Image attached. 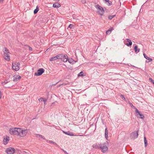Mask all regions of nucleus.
<instances>
[{
	"label": "nucleus",
	"mask_w": 154,
	"mask_h": 154,
	"mask_svg": "<svg viewBox=\"0 0 154 154\" xmlns=\"http://www.w3.org/2000/svg\"><path fill=\"white\" fill-rule=\"evenodd\" d=\"M36 137H38V136L39 137H40L42 138L43 139V140H46L45 137L42 135H41L38 134H36Z\"/></svg>",
	"instance_id": "cd10ccee"
},
{
	"label": "nucleus",
	"mask_w": 154,
	"mask_h": 154,
	"mask_svg": "<svg viewBox=\"0 0 154 154\" xmlns=\"http://www.w3.org/2000/svg\"><path fill=\"white\" fill-rule=\"evenodd\" d=\"M63 152H64L65 154H68V153H67V152H66V151L65 150H64V151H63Z\"/></svg>",
	"instance_id": "37998d69"
},
{
	"label": "nucleus",
	"mask_w": 154,
	"mask_h": 154,
	"mask_svg": "<svg viewBox=\"0 0 154 154\" xmlns=\"http://www.w3.org/2000/svg\"><path fill=\"white\" fill-rule=\"evenodd\" d=\"M128 103L131 107L133 108V109H137L135 106H134L132 103H131L130 102H129Z\"/></svg>",
	"instance_id": "c756f323"
},
{
	"label": "nucleus",
	"mask_w": 154,
	"mask_h": 154,
	"mask_svg": "<svg viewBox=\"0 0 154 154\" xmlns=\"http://www.w3.org/2000/svg\"><path fill=\"white\" fill-rule=\"evenodd\" d=\"M108 144V143L106 141V143H104L103 144H102L100 149L103 153L106 152L108 150V147L106 146V145Z\"/></svg>",
	"instance_id": "20e7f679"
},
{
	"label": "nucleus",
	"mask_w": 154,
	"mask_h": 154,
	"mask_svg": "<svg viewBox=\"0 0 154 154\" xmlns=\"http://www.w3.org/2000/svg\"><path fill=\"white\" fill-rule=\"evenodd\" d=\"M57 59H58V54L56 56L54 57H51L50 59V61H52L55 60Z\"/></svg>",
	"instance_id": "a211bd4d"
},
{
	"label": "nucleus",
	"mask_w": 154,
	"mask_h": 154,
	"mask_svg": "<svg viewBox=\"0 0 154 154\" xmlns=\"http://www.w3.org/2000/svg\"><path fill=\"white\" fill-rule=\"evenodd\" d=\"M68 62L71 64H73V62L74 61V60H73L72 58L68 59Z\"/></svg>",
	"instance_id": "a878e982"
},
{
	"label": "nucleus",
	"mask_w": 154,
	"mask_h": 154,
	"mask_svg": "<svg viewBox=\"0 0 154 154\" xmlns=\"http://www.w3.org/2000/svg\"><path fill=\"white\" fill-rule=\"evenodd\" d=\"M54 1H60V0H53Z\"/></svg>",
	"instance_id": "de8ad7c7"
},
{
	"label": "nucleus",
	"mask_w": 154,
	"mask_h": 154,
	"mask_svg": "<svg viewBox=\"0 0 154 154\" xmlns=\"http://www.w3.org/2000/svg\"><path fill=\"white\" fill-rule=\"evenodd\" d=\"M116 15H108V18L109 20H111L113 18L116 16Z\"/></svg>",
	"instance_id": "c85d7f7f"
},
{
	"label": "nucleus",
	"mask_w": 154,
	"mask_h": 154,
	"mask_svg": "<svg viewBox=\"0 0 154 154\" xmlns=\"http://www.w3.org/2000/svg\"><path fill=\"white\" fill-rule=\"evenodd\" d=\"M20 63H12V68L13 69L16 71H17L19 70Z\"/></svg>",
	"instance_id": "6e6552de"
},
{
	"label": "nucleus",
	"mask_w": 154,
	"mask_h": 154,
	"mask_svg": "<svg viewBox=\"0 0 154 154\" xmlns=\"http://www.w3.org/2000/svg\"><path fill=\"white\" fill-rule=\"evenodd\" d=\"M27 133V130H23L21 128H19L18 136L21 137H24L25 136Z\"/></svg>",
	"instance_id": "39448f33"
},
{
	"label": "nucleus",
	"mask_w": 154,
	"mask_h": 154,
	"mask_svg": "<svg viewBox=\"0 0 154 154\" xmlns=\"http://www.w3.org/2000/svg\"><path fill=\"white\" fill-rule=\"evenodd\" d=\"M144 146L145 147H146L148 145L147 141L146 140V138L145 137H144Z\"/></svg>",
	"instance_id": "b1692460"
},
{
	"label": "nucleus",
	"mask_w": 154,
	"mask_h": 154,
	"mask_svg": "<svg viewBox=\"0 0 154 154\" xmlns=\"http://www.w3.org/2000/svg\"><path fill=\"white\" fill-rule=\"evenodd\" d=\"M8 80L5 79L4 82H2V84L4 85L7 84V83H8Z\"/></svg>",
	"instance_id": "473e14b6"
},
{
	"label": "nucleus",
	"mask_w": 154,
	"mask_h": 154,
	"mask_svg": "<svg viewBox=\"0 0 154 154\" xmlns=\"http://www.w3.org/2000/svg\"><path fill=\"white\" fill-rule=\"evenodd\" d=\"M53 143L55 144V145H57V146L59 148H60V146L58 145L57 143H55V142H53Z\"/></svg>",
	"instance_id": "58836bf2"
},
{
	"label": "nucleus",
	"mask_w": 154,
	"mask_h": 154,
	"mask_svg": "<svg viewBox=\"0 0 154 154\" xmlns=\"http://www.w3.org/2000/svg\"><path fill=\"white\" fill-rule=\"evenodd\" d=\"M77 61H75L74 60V61L73 62V64L77 62Z\"/></svg>",
	"instance_id": "c03bdc74"
},
{
	"label": "nucleus",
	"mask_w": 154,
	"mask_h": 154,
	"mask_svg": "<svg viewBox=\"0 0 154 154\" xmlns=\"http://www.w3.org/2000/svg\"><path fill=\"white\" fill-rule=\"evenodd\" d=\"M108 131L107 128H106L105 129V136L107 140V138H108Z\"/></svg>",
	"instance_id": "4be33fe9"
},
{
	"label": "nucleus",
	"mask_w": 154,
	"mask_h": 154,
	"mask_svg": "<svg viewBox=\"0 0 154 154\" xmlns=\"http://www.w3.org/2000/svg\"><path fill=\"white\" fill-rule=\"evenodd\" d=\"M1 91H0V99L1 98Z\"/></svg>",
	"instance_id": "a18cd8bd"
},
{
	"label": "nucleus",
	"mask_w": 154,
	"mask_h": 154,
	"mask_svg": "<svg viewBox=\"0 0 154 154\" xmlns=\"http://www.w3.org/2000/svg\"><path fill=\"white\" fill-rule=\"evenodd\" d=\"M21 78V77L19 75H15L14 76L13 81L14 82H17Z\"/></svg>",
	"instance_id": "ddd939ff"
},
{
	"label": "nucleus",
	"mask_w": 154,
	"mask_h": 154,
	"mask_svg": "<svg viewBox=\"0 0 154 154\" xmlns=\"http://www.w3.org/2000/svg\"><path fill=\"white\" fill-rule=\"evenodd\" d=\"M55 103V102H53V103H52V105H54V104Z\"/></svg>",
	"instance_id": "09e8293b"
},
{
	"label": "nucleus",
	"mask_w": 154,
	"mask_h": 154,
	"mask_svg": "<svg viewBox=\"0 0 154 154\" xmlns=\"http://www.w3.org/2000/svg\"><path fill=\"white\" fill-rule=\"evenodd\" d=\"M29 51H32V48L30 47L29 46Z\"/></svg>",
	"instance_id": "a19ab883"
},
{
	"label": "nucleus",
	"mask_w": 154,
	"mask_h": 154,
	"mask_svg": "<svg viewBox=\"0 0 154 154\" xmlns=\"http://www.w3.org/2000/svg\"><path fill=\"white\" fill-rule=\"evenodd\" d=\"M4 54V55L6 54V55H9L10 53L9 51L7 49V48H4V49L3 50Z\"/></svg>",
	"instance_id": "6ab92c4d"
},
{
	"label": "nucleus",
	"mask_w": 154,
	"mask_h": 154,
	"mask_svg": "<svg viewBox=\"0 0 154 154\" xmlns=\"http://www.w3.org/2000/svg\"><path fill=\"white\" fill-rule=\"evenodd\" d=\"M135 116L138 118L143 119L144 118V115L141 113L137 109H136L135 110Z\"/></svg>",
	"instance_id": "423d86ee"
},
{
	"label": "nucleus",
	"mask_w": 154,
	"mask_h": 154,
	"mask_svg": "<svg viewBox=\"0 0 154 154\" xmlns=\"http://www.w3.org/2000/svg\"><path fill=\"white\" fill-rule=\"evenodd\" d=\"M143 55L144 56V58H145L146 59H147L148 60H149V61H146V63H149V61H152V58L148 57L146 55V54L145 53L143 54Z\"/></svg>",
	"instance_id": "2eb2a0df"
},
{
	"label": "nucleus",
	"mask_w": 154,
	"mask_h": 154,
	"mask_svg": "<svg viewBox=\"0 0 154 154\" xmlns=\"http://www.w3.org/2000/svg\"><path fill=\"white\" fill-rule=\"evenodd\" d=\"M95 7L99 11H97V13L101 16H102L104 13L103 8L97 4L95 6Z\"/></svg>",
	"instance_id": "f257e3e1"
},
{
	"label": "nucleus",
	"mask_w": 154,
	"mask_h": 154,
	"mask_svg": "<svg viewBox=\"0 0 154 154\" xmlns=\"http://www.w3.org/2000/svg\"><path fill=\"white\" fill-rule=\"evenodd\" d=\"M41 100V101H42V100Z\"/></svg>",
	"instance_id": "603ef678"
},
{
	"label": "nucleus",
	"mask_w": 154,
	"mask_h": 154,
	"mask_svg": "<svg viewBox=\"0 0 154 154\" xmlns=\"http://www.w3.org/2000/svg\"><path fill=\"white\" fill-rule=\"evenodd\" d=\"M120 97L122 99V100H125V97L124 96V95L121 94L120 95Z\"/></svg>",
	"instance_id": "f704fd0d"
},
{
	"label": "nucleus",
	"mask_w": 154,
	"mask_h": 154,
	"mask_svg": "<svg viewBox=\"0 0 154 154\" xmlns=\"http://www.w3.org/2000/svg\"><path fill=\"white\" fill-rule=\"evenodd\" d=\"M66 85V84H65V83H63L62 84V85Z\"/></svg>",
	"instance_id": "49530a36"
},
{
	"label": "nucleus",
	"mask_w": 154,
	"mask_h": 154,
	"mask_svg": "<svg viewBox=\"0 0 154 154\" xmlns=\"http://www.w3.org/2000/svg\"><path fill=\"white\" fill-rule=\"evenodd\" d=\"M135 46L134 47V51L136 53H137L140 51V49L138 48L137 45H135Z\"/></svg>",
	"instance_id": "aec40b11"
},
{
	"label": "nucleus",
	"mask_w": 154,
	"mask_h": 154,
	"mask_svg": "<svg viewBox=\"0 0 154 154\" xmlns=\"http://www.w3.org/2000/svg\"><path fill=\"white\" fill-rule=\"evenodd\" d=\"M125 44L127 46L130 47L132 45V42L131 40L129 38H126L124 41Z\"/></svg>",
	"instance_id": "9d476101"
},
{
	"label": "nucleus",
	"mask_w": 154,
	"mask_h": 154,
	"mask_svg": "<svg viewBox=\"0 0 154 154\" xmlns=\"http://www.w3.org/2000/svg\"><path fill=\"white\" fill-rule=\"evenodd\" d=\"M74 26V25L72 24H70L68 28H69L70 29H72Z\"/></svg>",
	"instance_id": "2f4dec72"
},
{
	"label": "nucleus",
	"mask_w": 154,
	"mask_h": 154,
	"mask_svg": "<svg viewBox=\"0 0 154 154\" xmlns=\"http://www.w3.org/2000/svg\"><path fill=\"white\" fill-rule=\"evenodd\" d=\"M61 6L60 4L58 2H55L54 3L53 5V7L54 8H58Z\"/></svg>",
	"instance_id": "dca6fc26"
},
{
	"label": "nucleus",
	"mask_w": 154,
	"mask_h": 154,
	"mask_svg": "<svg viewBox=\"0 0 154 154\" xmlns=\"http://www.w3.org/2000/svg\"><path fill=\"white\" fill-rule=\"evenodd\" d=\"M81 2L83 4H85L86 3L85 0H82Z\"/></svg>",
	"instance_id": "4c0bfd02"
},
{
	"label": "nucleus",
	"mask_w": 154,
	"mask_h": 154,
	"mask_svg": "<svg viewBox=\"0 0 154 154\" xmlns=\"http://www.w3.org/2000/svg\"><path fill=\"white\" fill-rule=\"evenodd\" d=\"M48 98H47V99H44V98H43L42 97V98H39V99H38V100L40 101V100H43V102H44L45 103L46 102V101H47V99H48Z\"/></svg>",
	"instance_id": "7c9ffc66"
},
{
	"label": "nucleus",
	"mask_w": 154,
	"mask_h": 154,
	"mask_svg": "<svg viewBox=\"0 0 154 154\" xmlns=\"http://www.w3.org/2000/svg\"><path fill=\"white\" fill-rule=\"evenodd\" d=\"M41 100V101H42V100Z\"/></svg>",
	"instance_id": "864d4df0"
},
{
	"label": "nucleus",
	"mask_w": 154,
	"mask_h": 154,
	"mask_svg": "<svg viewBox=\"0 0 154 154\" xmlns=\"http://www.w3.org/2000/svg\"><path fill=\"white\" fill-rule=\"evenodd\" d=\"M39 10V8L38 6H37L36 7V8L34 11V14H36Z\"/></svg>",
	"instance_id": "393cba45"
},
{
	"label": "nucleus",
	"mask_w": 154,
	"mask_h": 154,
	"mask_svg": "<svg viewBox=\"0 0 154 154\" xmlns=\"http://www.w3.org/2000/svg\"><path fill=\"white\" fill-rule=\"evenodd\" d=\"M46 140L47 142H48L49 143H53L54 142L52 140Z\"/></svg>",
	"instance_id": "e433bc0d"
},
{
	"label": "nucleus",
	"mask_w": 154,
	"mask_h": 154,
	"mask_svg": "<svg viewBox=\"0 0 154 154\" xmlns=\"http://www.w3.org/2000/svg\"><path fill=\"white\" fill-rule=\"evenodd\" d=\"M4 0H0V4L3 3Z\"/></svg>",
	"instance_id": "79ce46f5"
},
{
	"label": "nucleus",
	"mask_w": 154,
	"mask_h": 154,
	"mask_svg": "<svg viewBox=\"0 0 154 154\" xmlns=\"http://www.w3.org/2000/svg\"><path fill=\"white\" fill-rule=\"evenodd\" d=\"M80 136H83V135H80Z\"/></svg>",
	"instance_id": "3c124183"
},
{
	"label": "nucleus",
	"mask_w": 154,
	"mask_h": 154,
	"mask_svg": "<svg viewBox=\"0 0 154 154\" xmlns=\"http://www.w3.org/2000/svg\"><path fill=\"white\" fill-rule=\"evenodd\" d=\"M103 9H104V11H106L107 12H108V10L107 9H106V8L105 7H104V8H103Z\"/></svg>",
	"instance_id": "ea45409f"
},
{
	"label": "nucleus",
	"mask_w": 154,
	"mask_h": 154,
	"mask_svg": "<svg viewBox=\"0 0 154 154\" xmlns=\"http://www.w3.org/2000/svg\"><path fill=\"white\" fill-rule=\"evenodd\" d=\"M19 128H12L9 129V132L12 135H16L18 136Z\"/></svg>",
	"instance_id": "f03ea898"
},
{
	"label": "nucleus",
	"mask_w": 154,
	"mask_h": 154,
	"mask_svg": "<svg viewBox=\"0 0 154 154\" xmlns=\"http://www.w3.org/2000/svg\"><path fill=\"white\" fill-rule=\"evenodd\" d=\"M5 57V59L7 61H9L10 60V56L9 55H4Z\"/></svg>",
	"instance_id": "5701e85b"
},
{
	"label": "nucleus",
	"mask_w": 154,
	"mask_h": 154,
	"mask_svg": "<svg viewBox=\"0 0 154 154\" xmlns=\"http://www.w3.org/2000/svg\"><path fill=\"white\" fill-rule=\"evenodd\" d=\"M6 137H4V139L3 141V143L4 145H6L7 144L9 140V137L8 136H6Z\"/></svg>",
	"instance_id": "4468645a"
},
{
	"label": "nucleus",
	"mask_w": 154,
	"mask_h": 154,
	"mask_svg": "<svg viewBox=\"0 0 154 154\" xmlns=\"http://www.w3.org/2000/svg\"><path fill=\"white\" fill-rule=\"evenodd\" d=\"M58 54V59H60L62 61L66 62L67 61L68 56L66 54Z\"/></svg>",
	"instance_id": "7ed1b4c3"
},
{
	"label": "nucleus",
	"mask_w": 154,
	"mask_h": 154,
	"mask_svg": "<svg viewBox=\"0 0 154 154\" xmlns=\"http://www.w3.org/2000/svg\"><path fill=\"white\" fill-rule=\"evenodd\" d=\"M60 149H61L62 150L63 152V151H64V150L63 149H62V148H60Z\"/></svg>",
	"instance_id": "8fccbe9b"
},
{
	"label": "nucleus",
	"mask_w": 154,
	"mask_h": 154,
	"mask_svg": "<svg viewBox=\"0 0 154 154\" xmlns=\"http://www.w3.org/2000/svg\"><path fill=\"white\" fill-rule=\"evenodd\" d=\"M107 2H108V4H107V5L108 6H110L112 5V2L109 1H109H107Z\"/></svg>",
	"instance_id": "72a5a7b5"
},
{
	"label": "nucleus",
	"mask_w": 154,
	"mask_h": 154,
	"mask_svg": "<svg viewBox=\"0 0 154 154\" xmlns=\"http://www.w3.org/2000/svg\"><path fill=\"white\" fill-rule=\"evenodd\" d=\"M8 154H13L15 152V149L12 147H9L6 149L5 151Z\"/></svg>",
	"instance_id": "0eeeda50"
},
{
	"label": "nucleus",
	"mask_w": 154,
	"mask_h": 154,
	"mask_svg": "<svg viewBox=\"0 0 154 154\" xmlns=\"http://www.w3.org/2000/svg\"><path fill=\"white\" fill-rule=\"evenodd\" d=\"M149 81L151 82L153 84H154V81L152 78H150L149 79Z\"/></svg>",
	"instance_id": "c9c22d12"
},
{
	"label": "nucleus",
	"mask_w": 154,
	"mask_h": 154,
	"mask_svg": "<svg viewBox=\"0 0 154 154\" xmlns=\"http://www.w3.org/2000/svg\"><path fill=\"white\" fill-rule=\"evenodd\" d=\"M102 144L101 143L97 144V143H96L92 145V147L96 149H100Z\"/></svg>",
	"instance_id": "f8f14e48"
},
{
	"label": "nucleus",
	"mask_w": 154,
	"mask_h": 154,
	"mask_svg": "<svg viewBox=\"0 0 154 154\" xmlns=\"http://www.w3.org/2000/svg\"><path fill=\"white\" fill-rule=\"evenodd\" d=\"M113 29V27H112L109 28L106 31V34L107 35L109 34L112 31Z\"/></svg>",
	"instance_id": "412c9836"
},
{
	"label": "nucleus",
	"mask_w": 154,
	"mask_h": 154,
	"mask_svg": "<svg viewBox=\"0 0 154 154\" xmlns=\"http://www.w3.org/2000/svg\"><path fill=\"white\" fill-rule=\"evenodd\" d=\"M45 71V70L43 68H40L38 69L37 72H35L34 74L35 76H40L42 75Z\"/></svg>",
	"instance_id": "1a4fd4ad"
},
{
	"label": "nucleus",
	"mask_w": 154,
	"mask_h": 154,
	"mask_svg": "<svg viewBox=\"0 0 154 154\" xmlns=\"http://www.w3.org/2000/svg\"><path fill=\"white\" fill-rule=\"evenodd\" d=\"M63 132L66 134L70 136H73L74 134L72 132H71L70 131H68L67 132H66L64 131H63Z\"/></svg>",
	"instance_id": "f3484780"
},
{
	"label": "nucleus",
	"mask_w": 154,
	"mask_h": 154,
	"mask_svg": "<svg viewBox=\"0 0 154 154\" xmlns=\"http://www.w3.org/2000/svg\"><path fill=\"white\" fill-rule=\"evenodd\" d=\"M138 131L139 130H138L137 131H135L131 133V136L132 138L135 139L138 137Z\"/></svg>",
	"instance_id": "9b49d317"
},
{
	"label": "nucleus",
	"mask_w": 154,
	"mask_h": 154,
	"mask_svg": "<svg viewBox=\"0 0 154 154\" xmlns=\"http://www.w3.org/2000/svg\"><path fill=\"white\" fill-rule=\"evenodd\" d=\"M84 73L82 71L78 75V76H82L83 77L85 76V75H84Z\"/></svg>",
	"instance_id": "bb28decb"
}]
</instances>
